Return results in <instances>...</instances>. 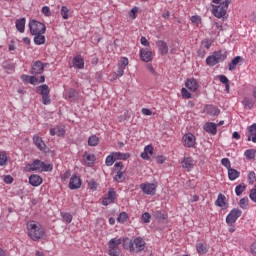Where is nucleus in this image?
<instances>
[{
  "instance_id": "7c9ffc66",
  "label": "nucleus",
  "mask_w": 256,
  "mask_h": 256,
  "mask_svg": "<svg viewBox=\"0 0 256 256\" xmlns=\"http://www.w3.org/2000/svg\"><path fill=\"white\" fill-rule=\"evenodd\" d=\"M124 249H128V251H135V246H133V241L129 238L122 239Z\"/></svg>"
},
{
  "instance_id": "6e6552de",
  "label": "nucleus",
  "mask_w": 256,
  "mask_h": 256,
  "mask_svg": "<svg viewBox=\"0 0 256 256\" xmlns=\"http://www.w3.org/2000/svg\"><path fill=\"white\" fill-rule=\"evenodd\" d=\"M140 189L142 190V193H144V195H155L157 186L153 183L146 182L140 185Z\"/></svg>"
},
{
  "instance_id": "49530a36",
  "label": "nucleus",
  "mask_w": 256,
  "mask_h": 256,
  "mask_svg": "<svg viewBox=\"0 0 256 256\" xmlns=\"http://www.w3.org/2000/svg\"><path fill=\"white\" fill-rule=\"evenodd\" d=\"M61 217L66 223H71V221H73V215H71V213L62 212Z\"/></svg>"
},
{
  "instance_id": "f03ea898",
  "label": "nucleus",
  "mask_w": 256,
  "mask_h": 256,
  "mask_svg": "<svg viewBox=\"0 0 256 256\" xmlns=\"http://www.w3.org/2000/svg\"><path fill=\"white\" fill-rule=\"evenodd\" d=\"M231 0H225L224 3L219 5H213V15L217 17V19H221V17H225L227 15V10L229 9V4Z\"/></svg>"
},
{
  "instance_id": "58836bf2",
  "label": "nucleus",
  "mask_w": 256,
  "mask_h": 256,
  "mask_svg": "<svg viewBox=\"0 0 256 256\" xmlns=\"http://www.w3.org/2000/svg\"><path fill=\"white\" fill-rule=\"evenodd\" d=\"M243 105H244V109H251L254 105H255V101H253V99H249V98H245L242 101Z\"/></svg>"
},
{
  "instance_id": "8fccbe9b",
  "label": "nucleus",
  "mask_w": 256,
  "mask_h": 256,
  "mask_svg": "<svg viewBox=\"0 0 256 256\" xmlns=\"http://www.w3.org/2000/svg\"><path fill=\"white\" fill-rule=\"evenodd\" d=\"M40 171H53V165L52 164H46L45 162H42L41 170Z\"/></svg>"
},
{
  "instance_id": "79ce46f5",
  "label": "nucleus",
  "mask_w": 256,
  "mask_h": 256,
  "mask_svg": "<svg viewBox=\"0 0 256 256\" xmlns=\"http://www.w3.org/2000/svg\"><path fill=\"white\" fill-rule=\"evenodd\" d=\"M154 217H155V219H158L159 221H165V219H167V214H165L162 211H155Z\"/></svg>"
},
{
  "instance_id": "473e14b6",
  "label": "nucleus",
  "mask_w": 256,
  "mask_h": 256,
  "mask_svg": "<svg viewBox=\"0 0 256 256\" xmlns=\"http://www.w3.org/2000/svg\"><path fill=\"white\" fill-rule=\"evenodd\" d=\"M256 150L248 149L244 152V156L248 161H255Z\"/></svg>"
},
{
  "instance_id": "4be33fe9",
  "label": "nucleus",
  "mask_w": 256,
  "mask_h": 256,
  "mask_svg": "<svg viewBox=\"0 0 256 256\" xmlns=\"http://www.w3.org/2000/svg\"><path fill=\"white\" fill-rule=\"evenodd\" d=\"M149 155H153V146L151 145L145 146L144 151L141 153L140 157L142 159H145L146 161H149L150 159Z\"/></svg>"
},
{
  "instance_id": "c756f323",
  "label": "nucleus",
  "mask_w": 256,
  "mask_h": 256,
  "mask_svg": "<svg viewBox=\"0 0 256 256\" xmlns=\"http://www.w3.org/2000/svg\"><path fill=\"white\" fill-rule=\"evenodd\" d=\"M213 54L218 63H222V61L227 59V52H223L220 50V51H215Z\"/></svg>"
},
{
  "instance_id": "412c9836",
  "label": "nucleus",
  "mask_w": 256,
  "mask_h": 256,
  "mask_svg": "<svg viewBox=\"0 0 256 256\" xmlns=\"http://www.w3.org/2000/svg\"><path fill=\"white\" fill-rule=\"evenodd\" d=\"M95 159L96 157L94 154H88L87 152H85L83 155V160L88 167H93V165L95 164Z\"/></svg>"
},
{
  "instance_id": "9d476101",
  "label": "nucleus",
  "mask_w": 256,
  "mask_h": 256,
  "mask_svg": "<svg viewBox=\"0 0 256 256\" xmlns=\"http://www.w3.org/2000/svg\"><path fill=\"white\" fill-rule=\"evenodd\" d=\"M33 143L36 145L37 149H39V151H42L44 153H46V149H47V145L45 144V142H43V139L38 136V134H35L33 136Z\"/></svg>"
},
{
  "instance_id": "72a5a7b5",
  "label": "nucleus",
  "mask_w": 256,
  "mask_h": 256,
  "mask_svg": "<svg viewBox=\"0 0 256 256\" xmlns=\"http://www.w3.org/2000/svg\"><path fill=\"white\" fill-rule=\"evenodd\" d=\"M196 251L200 254V255H205L207 254V244H204L202 242H199L196 245Z\"/></svg>"
},
{
  "instance_id": "774afa93",
  "label": "nucleus",
  "mask_w": 256,
  "mask_h": 256,
  "mask_svg": "<svg viewBox=\"0 0 256 256\" xmlns=\"http://www.w3.org/2000/svg\"><path fill=\"white\" fill-rule=\"evenodd\" d=\"M191 21H192V23H195L196 25H199V23H201V17H199V16H192L191 17Z\"/></svg>"
},
{
  "instance_id": "f8f14e48",
  "label": "nucleus",
  "mask_w": 256,
  "mask_h": 256,
  "mask_svg": "<svg viewBox=\"0 0 256 256\" xmlns=\"http://www.w3.org/2000/svg\"><path fill=\"white\" fill-rule=\"evenodd\" d=\"M132 243L136 253H139L145 249V240H143L141 237L135 238Z\"/></svg>"
},
{
  "instance_id": "423d86ee",
  "label": "nucleus",
  "mask_w": 256,
  "mask_h": 256,
  "mask_svg": "<svg viewBox=\"0 0 256 256\" xmlns=\"http://www.w3.org/2000/svg\"><path fill=\"white\" fill-rule=\"evenodd\" d=\"M241 214L242 212L240 209H237V208L232 209L226 217V223H228V225H233V223H235L237 219H239Z\"/></svg>"
},
{
  "instance_id": "9b49d317",
  "label": "nucleus",
  "mask_w": 256,
  "mask_h": 256,
  "mask_svg": "<svg viewBox=\"0 0 256 256\" xmlns=\"http://www.w3.org/2000/svg\"><path fill=\"white\" fill-rule=\"evenodd\" d=\"M140 59L144 61V63H149V61H153V52L150 50L143 48L140 50Z\"/></svg>"
},
{
  "instance_id": "4d7b16f0",
  "label": "nucleus",
  "mask_w": 256,
  "mask_h": 256,
  "mask_svg": "<svg viewBox=\"0 0 256 256\" xmlns=\"http://www.w3.org/2000/svg\"><path fill=\"white\" fill-rule=\"evenodd\" d=\"M142 220L144 223H149L151 221V214H149V212L143 213Z\"/></svg>"
},
{
  "instance_id": "5701e85b",
  "label": "nucleus",
  "mask_w": 256,
  "mask_h": 256,
  "mask_svg": "<svg viewBox=\"0 0 256 256\" xmlns=\"http://www.w3.org/2000/svg\"><path fill=\"white\" fill-rule=\"evenodd\" d=\"M241 61H243V58L241 56L234 57L229 63V66H228L229 71H235V69H237V65H239Z\"/></svg>"
},
{
  "instance_id": "4468645a",
  "label": "nucleus",
  "mask_w": 256,
  "mask_h": 256,
  "mask_svg": "<svg viewBox=\"0 0 256 256\" xmlns=\"http://www.w3.org/2000/svg\"><path fill=\"white\" fill-rule=\"evenodd\" d=\"M181 164L183 169H187V171H189L195 167V160H193L192 157H184L181 161Z\"/></svg>"
},
{
  "instance_id": "e433bc0d",
  "label": "nucleus",
  "mask_w": 256,
  "mask_h": 256,
  "mask_svg": "<svg viewBox=\"0 0 256 256\" xmlns=\"http://www.w3.org/2000/svg\"><path fill=\"white\" fill-rule=\"evenodd\" d=\"M217 58H215V54L210 55L206 58V65H209V67H215L217 65Z\"/></svg>"
},
{
  "instance_id": "69168bd1",
  "label": "nucleus",
  "mask_w": 256,
  "mask_h": 256,
  "mask_svg": "<svg viewBox=\"0 0 256 256\" xmlns=\"http://www.w3.org/2000/svg\"><path fill=\"white\" fill-rule=\"evenodd\" d=\"M219 81H220V83H223V85H227L229 83V79L225 75H220Z\"/></svg>"
},
{
  "instance_id": "6e6d98bb",
  "label": "nucleus",
  "mask_w": 256,
  "mask_h": 256,
  "mask_svg": "<svg viewBox=\"0 0 256 256\" xmlns=\"http://www.w3.org/2000/svg\"><path fill=\"white\" fill-rule=\"evenodd\" d=\"M251 201H254V203H256V185L254 186V188H252L250 190V195H249Z\"/></svg>"
},
{
  "instance_id": "680f3d73",
  "label": "nucleus",
  "mask_w": 256,
  "mask_h": 256,
  "mask_svg": "<svg viewBox=\"0 0 256 256\" xmlns=\"http://www.w3.org/2000/svg\"><path fill=\"white\" fill-rule=\"evenodd\" d=\"M129 65V59L127 58H122V60L120 61V63L118 64V67H123L125 69V67Z\"/></svg>"
},
{
  "instance_id": "3c124183",
  "label": "nucleus",
  "mask_w": 256,
  "mask_h": 256,
  "mask_svg": "<svg viewBox=\"0 0 256 256\" xmlns=\"http://www.w3.org/2000/svg\"><path fill=\"white\" fill-rule=\"evenodd\" d=\"M256 181V175H255V172L251 171L249 174H248V183L250 185H253V183H255Z\"/></svg>"
},
{
  "instance_id": "f257e3e1",
  "label": "nucleus",
  "mask_w": 256,
  "mask_h": 256,
  "mask_svg": "<svg viewBox=\"0 0 256 256\" xmlns=\"http://www.w3.org/2000/svg\"><path fill=\"white\" fill-rule=\"evenodd\" d=\"M28 235L32 241H40L45 235V228L41 227V225L30 223L28 224Z\"/></svg>"
},
{
  "instance_id": "ea45409f",
  "label": "nucleus",
  "mask_w": 256,
  "mask_h": 256,
  "mask_svg": "<svg viewBox=\"0 0 256 256\" xmlns=\"http://www.w3.org/2000/svg\"><path fill=\"white\" fill-rule=\"evenodd\" d=\"M60 15H62L63 19H69V15H71V11L67 6H62L60 10Z\"/></svg>"
},
{
  "instance_id": "f3484780",
  "label": "nucleus",
  "mask_w": 256,
  "mask_h": 256,
  "mask_svg": "<svg viewBox=\"0 0 256 256\" xmlns=\"http://www.w3.org/2000/svg\"><path fill=\"white\" fill-rule=\"evenodd\" d=\"M29 183L32 187H39L43 183V178L37 174H32L29 177Z\"/></svg>"
},
{
  "instance_id": "aec40b11",
  "label": "nucleus",
  "mask_w": 256,
  "mask_h": 256,
  "mask_svg": "<svg viewBox=\"0 0 256 256\" xmlns=\"http://www.w3.org/2000/svg\"><path fill=\"white\" fill-rule=\"evenodd\" d=\"M157 47L159 48V51L161 52V55H167L169 53V46L166 44L163 40H158L156 42Z\"/></svg>"
},
{
  "instance_id": "37998d69",
  "label": "nucleus",
  "mask_w": 256,
  "mask_h": 256,
  "mask_svg": "<svg viewBox=\"0 0 256 256\" xmlns=\"http://www.w3.org/2000/svg\"><path fill=\"white\" fill-rule=\"evenodd\" d=\"M38 91H40V95H49L50 90L47 84L41 85L38 87Z\"/></svg>"
},
{
  "instance_id": "603ef678",
  "label": "nucleus",
  "mask_w": 256,
  "mask_h": 256,
  "mask_svg": "<svg viewBox=\"0 0 256 256\" xmlns=\"http://www.w3.org/2000/svg\"><path fill=\"white\" fill-rule=\"evenodd\" d=\"M181 93H182L183 99H191L192 97L190 91L187 90L186 88H182Z\"/></svg>"
},
{
  "instance_id": "0eeeda50",
  "label": "nucleus",
  "mask_w": 256,
  "mask_h": 256,
  "mask_svg": "<svg viewBox=\"0 0 256 256\" xmlns=\"http://www.w3.org/2000/svg\"><path fill=\"white\" fill-rule=\"evenodd\" d=\"M117 199V192H115V189L110 188L107 196L102 199V205L107 207V205H111V203H115V200Z\"/></svg>"
},
{
  "instance_id": "393cba45",
  "label": "nucleus",
  "mask_w": 256,
  "mask_h": 256,
  "mask_svg": "<svg viewBox=\"0 0 256 256\" xmlns=\"http://www.w3.org/2000/svg\"><path fill=\"white\" fill-rule=\"evenodd\" d=\"M240 175H241L240 171H237L234 168L228 169V179L230 181H235V179H239Z\"/></svg>"
},
{
  "instance_id": "0e129e2a",
  "label": "nucleus",
  "mask_w": 256,
  "mask_h": 256,
  "mask_svg": "<svg viewBox=\"0 0 256 256\" xmlns=\"http://www.w3.org/2000/svg\"><path fill=\"white\" fill-rule=\"evenodd\" d=\"M124 74H125V68L118 66V70L116 71L117 77H123Z\"/></svg>"
},
{
  "instance_id": "bf43d9fd",
  "label": "nucleus",
  "mask_w": 256,
  "mask_h": 256,
  "mask_svg": "<svg viewBox=\"0 0 256 256\" xmlns=\"http://www.w3.org/2000/svg\"><path fill=\"white\" fill-rule=\"evenodd\" d=\"M42 13L43 15H45V17H51V10L49 9L48 6L42 7Z\"/></svg>"
},
{
  "instance_id": "a18cd8bd",
  "label": "nucleus",
  "mask_w": 256,
  "mask_h": 256,
  "mask_svg": "<svg viewBox=\"0 0 256 256\" xmlns=\"http://www.w3.org/2000/svg\"><path fill=\"white\" fill-rule=\"evenodd\" d=\"M225 195L223 194H219L218 198L216 200V205H218V207H225L226 203H225Z\"/></svg>"
},
{
  "instance_id": "f704fd0d",
  "label": "nucleus",
  "mask_w": 256,
  "mask_h": 256,
  "mask_svg": "<svg viewBox=\"0 0 256 256\" xmlns=\"http://www.w3.org/2000/svg\"><path fill=\"white\" fill-rule=\"evenodd\" d=\"M34 43L35 45H44L45 36L43 34H34Z\"/></svg>"
},
{
  "instance_id": "4c0bfd02",
  "label": "nucleus",
  "mask_w": 256,
  "mask_h": 256,
  "mask_svg": "<svg viewBox=\"0 0 256 256\" xmlns=\"http://www.w3.org/2000/svg\"><path fill=\"white\" fill-rule=\"evenodd\" d=\"M245 189H247V186L245 184H239L235 187V194L237 195V197H241V195L243 194V192L245 191Z\"/></svg>"
},
{
  "instance_id": "39448f33",
  "label": "nucleus",
  "mask_w": 256,
  "mask_h": 256,
  "mask_svg": "<svg viewBox=\"0 0 256 256\" xmlns=\"http://www.w3.org/2000/svg\"><path fill=\"white\" fill-rule=\"evenodd\" d=\"M113 171H116L113 180L116 181V183H123V181H125V166L123 162H116Z\"/></svg>"
},
{
  "instance_id": "e2e57ef3",
  "label": "nucleus",
  "mask_w": 256,
  "mask_h": 256,
  "mask_svg": "<svg viewBox=\"0 0 256 256\" xmlns=\"http://www.w3.org/2000/svg\"><path fill=\"white\" fill-rule=\"evenodd\" d=\"M3 181L4 183H7V185H11V183H13V176L11 175L4 176Z\"/></svg>"
},
{
  "instance_id": "b1692460",
  "label": "nucleus",
  "mask_w": 256,
  "mask_h": 256,
  "mask_svg": "<svg viewBox=\"0 0 256 256\" xmlns=\"http://www.w3.org/2000/svg\"><path fill=\"white\" fill-rule=\"evenodd\" d=\"M73 66L77 69H83V67H85V62L83 61V57H81V55L73 58Z\"/></svg>"
},
{
  "instance_id": "ddd939ff",
  "label": "nucleus",
  "mask_w": 256,
  "mask_h": 256,
  "mask_svg": "<svg viewBox=\"0 0 256 256\" xmlns=\"http://www.w3.org/2000/svg\"><path fill=\"white\" fill-rule=\"evenodd\" d=\"M80 187H81V178L77 177V175H73L70 178L69 189L74 191L75 189H79Z\"/></svg>"
},
{
  "instance_id": "1a4fd4ad",
  "label": "nucleus",
  "mask_w": 256,
  "mask_h": 256,
  "mask_svg": "<svg viewBox=\"0 0 256 256\" xmlns=\"http://www.w3.org/2000/svg\"><path fill=\"white\" fill-rule=\"evenodd\" d=\"M45 71V64L41 61H36L33 63L32 68L30 70L31 75H41Z\"/></svg>"
},
{
  "instance_id": "6ab92c4d",
  "label": "nucleus",
  "mask_w": 256,
  "mask_h": 256,
  "mask_svg": "<svg viewBox=\"0 0 256 256\" xmlns=\"http://www.w3.org/2000/svg\"><path fill=\"white\" fill-rule=\"evenodd\" d=\"M204 130L206 133H210V135H217V124L213 122L206 123Z\"/></svg>"
},
{
  "instance_id": "de8ad7c7",
  "label": "nucleus",
  "mask_w": 256,
  "mask_h": 256,
  "mask_svg": "<svg viewBox=\"0 0 256 256\" xmlns=\"http://www.w3.org/2000/svg\"><path fill=\"white\" fill-rule=\"evenodd\" d=\"M115 156L113 155V153L109 156L106 157V161L105 164L107 165V167H111V165H113V163H115Z\"/></svg>"
},
{
  "instance_id": "09e8293b",
  "label": "nucleus",
  "mask_w": 256,
  "mask_h": 256,
  "mask_svg": "<svg viewBox=\"0 0 256 256\" xmlns=\"http://www.w3.org/2000/svg\"><path fill=\"white\" fill-rule=\"evenodd\" d=\"M247 205H249V198H241L239 201V206L241 207V209H247Z\"/></svg>"
},
{
  "instance_id": "2eb2a0df",
  "label": "nucleus",
  "mask_w": 256,
  "mask_h": 256,
  "mask_svg": "<svg viewBox=\"0 0 256 256\" xmlns=\"http://www.w3.org/2000/svg\"><path fill=\"white\" fill-rule=\"evenodd\" d=\"M183 140H184L185 147H188V148L195 147V135H193L192 133H188L184 135Z\"/></svg>"
},
{
  "instance_id": "c85d7f7f",
  "label": "nucleus",
  "mask_w": 256,
  "mask_h": 256,
  "mask_svg": "<svg viewBox=\"0 0 256 256\" xmlns=\"http://www.w3.org/2000/svg\"><path fill=\"white\" fill-rule=\"evenodd\" d=\"M25 18H20L16 20V29L19 31V33H25Z\"/></svg>"
},
{
  "instance_id": "338daca9",
  "label": "nucleus",
  "mask_w": 256,
  "mask_h": 256,
  "mask_svg": "<svg viewBox=\"0 0 256 256\" xmlns=\"http://www.w3.org/2000/svg\"><path fill=\"white\" fill-rule=\"evenodd\" d=\"M30 85H35L36 83H39V80L35 76H29V81Z\"/></svg>"
},
{
  "instance_id": "2f4dec72",
  "label": "nucleus",
  "mask_w": 256,
  "mask_h": 256,
  "mask_svg": "<svg viewBox=\"0 0 256 256\" xmlns=\"http://www.w3.org/2000/svg\"><path fill=\"white\" fill-rule=\"evenodd\" d=\"M206 113H208V115L217 116L221 113V110L213 105H209L206 107Z\"/></svg>"
},
{
  "instance_id": "13d9d810",
  "label": "nucleus",
  "mask_w": 256,
  "mask_h": 256,
  "mask_svg": "<svg viewBox=\"0 0 256 256\" xmlns=\"http://www.w3.org/2000/svg\"><path fill=\"white\" fill-rule=\"evenodd\" d=\"M57 137H63L65 135V129L59 126L55 127Z\"/></svg>"
},
{
  "instance_id": "864d4df0",
  "label": "nucleus",
  "mask_w": 256,
  "mask_h": 256,
  "mask_svg": "<svg viewBox=\"0 0 256 256\" xmlns=\"http://www.w3.org/2000/svg\"><path fill=\"white\" fill-rule=\"evenodd\" d=\"M221 163L224 167H226V169H231V161L229 160V158H223L221 160Z\"/></svg>"
},
{
  "instance_id": "5fc2aeb1",
  "label": "nucleus",
  "mask_w": 256,
  "mask_h": 256,
  "mask_svg": "<svg viewBox=\"0 0 256 256\" xmlns=\"http://www.w3.org/2000/svg\"><path fill=\"white\" fill-rule=\"evenodd\" d=\"M42 103L43 105L51 104V98L49 97V94L42 95Z\"/></svg>"
},
{
  "instance_id": "bb28decb",
  "label": "nucleus",
  "mask_w": 256,
  "mask_h": 256,
  "mask_svg": "<svg viewBox=\"0 0 256 256\" xmlns=\"http://www.w3.org/2000/svg\"><path fill=\"white\" fill-rule=\"evenodd\" d=\"M114 159L121 160V161H127L131 155L129 153H121V152H112Z\"/></svg>"
},
{
  "instance_id": "052dcab7",
  "label": "nucleus",
  "mask_w": 256,
  "mask_h": 256,
  "mask_svg": "<svg viewBox=\"0 0 256 256\" xmlns=\"http://www.w3.org/2000/svg\"><path fill=\"white\" fill-rule=\"evenodd\" d=\"M7 163V156L5 153L0 152V165L3 166Z\"/></svg>"
},
{
  "instance_id": "20e7f679",
  "label": "nucleus",
  "mask_w": 256,
  "mask_h": 256,
  "mask_svg": "<svg viewBox=\"0 0 256 256\" xmlns=\"http://www.w3.org/2000/svg\"><path fill=\"white\" fill-rule=\"evenodd\" d=\"M29 29L31 35H44L45 31H47V27H45V24L37 20H30Z\"/></svg>"
},
{
  "instance_id": "7ed1b4c3",
  "label": "nucleus",
  "mask_w": 256,
  "mask_h": 256,
  "mask_svg": "<svg viewBox=\"0 0 256 256\" xmlns=\"http://www.w3.org/2000/svg\"><path fill=\"white\" fill-rule=\"evenodd\" d=\"M123 243L121 238H112L108 242V254L109 256H119L121 255V250H119V245Z\"/></svg>"
},
{
  "instance_id": "a211bd4d",
  "label": "nucleus",
  "mask_w": 256,
  "mask_h": 256,
  "mask_svg": "<svg viewBox=\"0 0 256 256\" xmlns=\"http://www.w3.org/2000/svg\"><path fill=\"white\" fill-rule=\"evenodd\" d=\"M185 86L187 89H189V91H193V92L199 89V84L197 83V80H195V78L188 79L185 82Z\"/></svg>"
},
{
  "instance_id": "dca6fc26",
  "label": "nucleus",
  "mask_w": 256,
  "mask_h": 256,
  "mask_svg": "<svg viewBox=\"0 0 256 256\" xmlns=\"http://www.w3.org/2000/svg\"><path fill=\"white\" fill-rule=\"evenodd\" d=\"M247 141H252L256 143V123L248 127Z\"/></svg>"
},
{
  "instance_id": "a19ab883",
  "label": "nucleus",
  "mask_w": 256,
  "mask_h": 256,
  "mask_svg": "<svg viewBox=\"0 0 256 256\" xmlns=\"http://www.w3.org/2000/svg\"><path fill=\"white\" fill-rule=\"evenodd\" d=\"M5 71H15V64L4 61L1 65Z\"/></svg>"
},
{
  "instance_id": "c03bdc74",
  "label": "nucleus",
  "mask_w": 256,
  "mask_h": 256,
  "mask_svg": "<svg viewBox=\"0 0 256 256\" xmlns=\"http://www.w3.org/2000/svg\"><path fill=\"white\" fill-rule=\"evenodd\" d=\"M127 219H129L127 212H121L117 218V221L118 223H127Z\"/></svg>"
},
{
  "instance_id": "a878e982",
  "label": "nucleus",
  "mask_w": 256,
  "mask_h": 256,
  "mask_svg": "<svg viewBox=\"0 0 256 256\" xmlns=\"http://www.w3.org/2000/svg\"><path fill=\"white\" fill-rule=\"evenodd\" d=\"M43 161L36 159L31 164H29L30 171H41Z\"/></svg>"
},
{
  "instance_id": "cd10ccee",
  "label": "nucleus",
  "mask_w": 256,
  "mask_h": 256,
  "mask_svg": "<svg viewBox=\"0 0 256 256\" xmlns=\"http://www.w3.org/2000/svg\"><path fill=\"white\" fill-rule=\"evenodd\" d=\"M78 97L79 93H77L75 89H69L66 93V99L69 101H77Z\"/></svg>"
},
{
  "instance_id": "c9c22d12",
  "label": "nucleus",
  "mask_w": 256,
  "mask_h": 256,
  "mask_svg": "<svg viewBox=\"0 0 256 256\" xmlns=\"http://www.w3.org/2000/svg\"><path fill=\"white\" fill-rule=\"evenodd\" d=\"M89 147H97L99 145V137L92 135L88 138Z\"/></svg>"
}]
</instances>
